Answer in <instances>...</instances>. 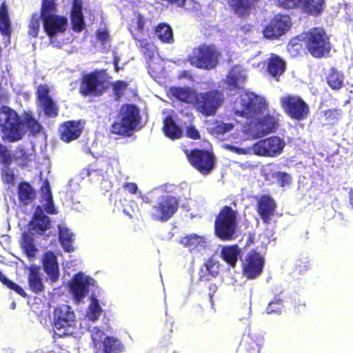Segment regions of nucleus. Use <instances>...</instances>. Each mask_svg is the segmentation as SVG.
Masks as SVG:
<instances>
[{"instance_id": "62", "label": "nucleus", "mask_w": 353, "mask_h": 353, "mask_svg": "<svg viewBox=\"0 0 353 353\" xmlns=\"http://www.w3.org/2000/svg\"><path fill=\"white\" fill-rule=\"evenodd\" d=\"M119 61V58L114 57V68H115L116 71L119 70V68H118Z\"/></svg>"}, {"instance_id": "6", "label": "nucleus", "mask_w": 353, "mask_h": 353, "mask_svg": "<svg viewBox=\"0 0 353 353\" xmlns=\"http://www.w3.org/2000/svg\"><path fill=\"white\" fill-rule=\"evenodd\" d=\"M77 321L72 308L63 305L56 308L53 314L54 332L59 336L72 335L77 329Z\"/></svg>"}, {"instance_id": "17", "label": "nucleus", "mask_w": 353, "mask_h": 353, "mask_svg": "<svg viewBox=\"0 0 353 353\" xmlns=\"http://www.w3.org/2000/svg\"><path fill=\"white\" fill-rule=\"evenodd\" d=\"M42 19L44 30L50 38L63 33L68 26L67 18L57 14H46Z\"/></svg>"}, {"instance_id": "12", "label": "nucleus", "mask_w": 353, "mask_h": 353, "mask_svg": "<svg viewBox=\"0 0 353 353\" xmlns=\"http://www.w3.org/2000/svg\"><path fill=\"white\" fill-rule=\"evenodd\" d=\"M178 209V200L174 196H162L152 210L155 220L165 221L170 219Z\"/></svg>"}, {"instance_id": "56", "label": "nucleus", "mask_w": 353, "mask_h": 353, "mask_svg": "<svg viewBox=\"0 0 353 353\" xmlns=\"http://www.w3.org/2000/svg\"><path fill=\"white\" fill-rule=\"evenodd\" d=\"M163 70V67L161 64H154L153 63H149V73L153 77L157 76Z\"/></svg>"}, {"instance_id": "9", "label": "nucleus", "mask_w": 353, "mask_h": 353, "mask_svg": "<svg viewBox=\"0 0 353 353\" xmlns=\"http://www.w3.org/2000/svg\"><path fill=\"white\" fill-rule=\"evenodd\" d=\"M223 94L218 90L197 93L194 103L198 112L208 117L214 115L223 101Z\"/></svg>"}, {"instance_id": "18", "label": "nucleus", "mask_w": 353, "mask_h": 353, "mask_svg": "<svg viewBox=\"0 0 353 353\" xmlns=\"http://www.w3.org/2000/svg\"><path fill=\"white\" fill-rule=\"evenodd\" d=\"M264 259L259 253L252 252L248 254L243 264L244 275L250 279H256L263 270Z\"/></svg>"}, {"instance_id": "32", "label": "nucleus", "mask_w": 353, "mask_h": 353, "mask_svg": "<svg viewBox=\"0 0 353 353\" xmlns=\"http://www.w3.org/2000/svg\"><path fill=\"white\" fill-rule=\"evenodd\" d=\"M28 282L30 289L34 292H39L43 288L41 273L37 267H31L28 276Z\"/></svg>"}, {"instance_id": "2", "label": "nucleus", "mask_w": 353, "mask_h": 353, "mask_svg": "<svg viewBox=\"0 0 353 353\" xmlns=\"http://www.w3.org/2000/svg\"><path fill=\"white\" fill-rule=\"evenodd\" d=\"M0 125L3 130L2 138L8 142L21 140L27 130L37 133L41 129L39 123L30 114H26L21 119L14 110L6 106L0 110Z\"/></svg>"}, {"instance_id": "50", "label": "nucleus", "mask_w": 353, "mask_h": 353, "mask_svg": "<svg viewBox=\"0 0 353 353\" xmlns=\"http://www.w3.org/2000/svg\"><path fill=\"white\" fill-rule=\"evenodd\" d=\"M203 268L212 276H216L219 273V264L212 259H208L204 264Z\"/></svg>"}, {"instance_id": "35", "label": "nucleus", "mask_w": 353, "mask_h": 353, "mask_svg": "<svg viewBox=\"0 0 353 353\" xmlns=\"http://www.w3.org/2000/svg\"><path fill=\"white\" fill-rule=\"evenodd\" d=\"M19 199L21 203L26 205L31 203L35 198V192L28 183H22L18 187Z\"/></svg>"}, {"instance_id": "7", "label": "nucleus", "mask_w": 353, "mask_h": 353, "mask_svg": "<svg viewBox=\"0 0 353 353\" xmlns=\"http://www.w3.org/2000/svg\"><path fill=\"white\" fill-rule=\"evenodd\" d=\"M139 119V110L134 105H123L117 121L112 125V133L119 135H130L138 125Z\"/></svg>"}, {"instance_id": "21", "label": "nucleus", "mask_w": 353, "mask_h": 353, "mask_svg": "<svg viewBox=\"0 0 353 353\" xmlns=\"http://www.w3.org/2000/svg\"><path fill=\"white\" fill-rule=\"evenodd\" d=\"M103 88L101 81L95 74L85 75L81 85V91L84 94L99 95Z\"/></svg>"}, {"instance_id": "51", "label": "nucleus", "mask_w": 353, "mask_h": 353, "mask_svg": "<svg viewBox=\"0 0 353 353\" xmlns=\"http://www.w3.org/2000/svg\"><path fill=\"white\" fill-rule=\"evenodd\" d=\"M12 160L11 154L6 146L0 143V162L6 165Z\"/></svg>"}, {"instance_id": "23", "label": "nucleus", "mask_w": 353, "mask_h": 353, "mask_svg": "<svg viewBox=\"0 0 353 353\" xmlns=\"http://www.w3.org/2000/svg\"><path fill=\"white\" fill-rule=\"evenodd\" d=\"M181 243L188 248L191 252L196 253L205 250L207 241L203 236L190 234L183 237L181 239Z\"/></svg>"}, {"instance_id": "64", "label": "nucleus", "mask_w": 353, "mask_h": 353, "mask_svg": "<svg viewBox=\"0 0 353 353\" xmlns=\"http://www.w3.org/2000/svg\"><path fill=\"white\" fill-rule=\"evenodd\" d=\"M12 308L14 309V307H15V304H14V303H12Z\"/></svg>"}, {"instance_id": "58", "label": "nucleus", "mask_w": 353, "mask_h": 353, "mask_svg": "<svg viewBox=\"0 0 353 353\" xmlns=\"http://www.w3.org/2000/svg\"><path fill=\"white\" fill-rule=\"evenodd\" d=\"M263 344V340L260 339L257 342L253 343V344L250 346L251 349L248 350L250 353H259L260 347Z\"/></svg>"}, {"instance_id": "29", "label": "nucleus", "mask_w": 353, "mask_h": 353, "mask_svg": "<svg viewBox=\"0 0 353 353\" xmlns=\"http://www.w3.org/2000/svg\"><path fill=\"white\" fill-rule=\"evenodd\" d=\"M285 70V63L279 57L272 54L268 61V72L273 77L281 76Z\"/></svg>"}, {"instance_id": "61", "label": "nucleus", "mask_w": 353, "mask_h": 353, "mask_svg": "<svg viewBox=\"0 0 353 353\" xmlns=\"http://www.w3.org/2000/svg\"><path fill=\"white\" fill-rule=\"evenodd\" d=\"M143 19L141 17L139 16L137 19V28L140 30H142V28H143Z\"/></svg>"}, {"instance_id": "34", "label": "nucleus", "mask_w": 353, "mask_h": 353, "mask_svg": "<svg viewBox=\"0 0 353 353\" xmlns=\"http://www.w3.org/2000/svg\"><path fill=\"white\" fill-rule=\"evenodd\" d=\"M0 31L6 37V39L9 41L11 32L10 23L8 9L4 3L0 7Z\"/></svg>"}, {"instance_id": "54", "label": "nucleus", "mask_w": 353, "mask_h": 353, "mask_svg": "<svg viewBox=\"0 0 353 353\" xmlns=\"http://www.w3.org/2000/svg\"><path fill=\"white\" fill-rule=\"evenodd\" d=\"M185 134L188 138L192 139H199L201 137L199 130L192 125L186 127Z\"/></svg>"}, {"instance_id": "37", "label": "nucleus", "mask_w": 353, "mask_h": 353, "mask_svg": "<svg viewBox=\"0 0 353 353\" xmlns=\"http://www.w3.org/2000/svg\"><path fill=\"white\" fill-rule=\"evenodd\" d=\"M239 254L240 250L237 245L225 246L221 250L223 259L232 267L236 265Z\"/></svg>"}, {"instance_id": "25", "label": "nucleus", "mask_w": 353, "mask_h": 353, "mask_svg": "<svg viewBox=\"0 0 353 353\" xmlns=\"http://www.w3.org/2000/svg\"><path fill=\"white\" fill-rule=\"evenodd\" d=\"M297 8L303 12L313 15H319L325 8L324 0H301Z\"/></svg>"}, {"instance_id": "14", "label": "nucleus", "mask_w": 353, "mask_h": 353, "mask_svg": "<svg viewBox=\"0 0 353 353\" xmlns=\"http://www.w3.org/2000/svg\"><path fill=\"white\" fill-rule=\"evenodd\" d=\"M292 25L291 19L287 14H277L265 27L263 35L265 38L274 39L286 33Z\"/></svg>"}, {"instance_id": "27", "label": "nucleus", "mask_w": 353, "mask_h": 353, "mask_svg": "<svg viewBox=\"0 0 353 353\" xmlns=\"http://www.w3.org/2000/svg\"><path fill=\"white\" fill-rule=\"evenodd\" d=\"M71 18L73 30L77 32L82 31L84 28L85 23L82 13L81 3L79 0H74L73 1Z\"/></svg>"}, {"instance_id": "49", "label": "nucleus", "mask_w": 353, "mask_h": 353, "mask_svg": "<svg viewBox=\"0 0 353 353\" xmlns=\"http://www.w3.org/2000/svg\"><path fill=\"white\" fill-rule=\"evenodd\" d=\"M54 8V0H43L42 3L41 13L42 19L45 18V15H53L51 12Z\"/></svg>"}, {"instance_id": "24", "label": "nucleus", "mask_w": 353, "mask_h": 353, "mask_svg": "<svg viewBox=\"0 0 353 353\" xmlns=\"http://www.w3.org/2000/svg\"><path fill=\"white\" fill-rule=\"evenodd\" d=\"M43 265L46 273L52 282L59 279V265L55 255L52 252H46L43 257Z\"/></svg>"}, {"instance_id": "38", "label": "nucleus", "mask_w": 353, "mask_h": 353, "mask_svg": "<svg viewBox=\"0 0 353 353\" xmlns=\"http://www.w3.org/2000/svg\"><path fill=\"white\" fill-rule=\"evenodd\" d=\"M344 75L335 68L330 70L327 76L328 85L334 90H339L343 85Z\"/></svg>"}, {"instance_id": "39", "label": "nucleus", "mask_w": 353, "mask_h": 353, "mask_svg": "<svg viewBox=\"0 0 353 353\" xmlns=\"http://www.w3.org/2000/svg\"><path fill=\"white\" fill-rule=\"evenodd\" d=\"M155 35L163 43H170L174 41L172 30L171 27L166 23H161L157 26Z\"/></svg>"}, {"instance_id": "31", "label": "nucleus", "mask_w": 353, "mask_h": 353, "mask_svg": "<svg viewBox=\"0 0 353 353\" xmlns=\"http://www.w3.org/2000/svg\"><path fill=\"white\" fill-rule=\"evenodd\" d=\"M59 237L61 246L65 252H71L74 250L72 245L74 234L65 225H59Z\"/></svg>"}, {"instance_id": "33", "label": "nucleus", "mask_w": 353, "mask_h": 353, "mask_svg": "<svg viewBox=\"0 0 353 353\" xmlns=\"http://www.w3.org/2000/svg\"><path fill=\"white\" fill-rule=\"evenodd\" d=\"M163 131L165 136L171 139H179L182 135V130L170 117H167L164 119Z\"/></svg>"}, {"instance_id": "46", "label": "nucleus", "mask_w": 353, "mask_h": 353, "mask_svg": "<svg viewBox=\"0 0 353 353\" xmlns=\"http://www.w3.org/2000/svg\"><path fill=\"white\" fill-rule=\"evenodd\" d=\"M0 281H1L3 284H5L8 288L14 290L19 294L22 296H26L25 291L23 288L19 286L17 284L10 281L8 280L1 272H0Z\"/></svg>"}, {"instance_id": "41", "label": "nucleus", "mask_w": 353, "mask_h": 353, "mask_svg": "<svg viewBox=\"0 0 353 353\" xmlns=\"http://www.w3.org/2000/svg\"><path fill=\"white\" fill-rule=\"evenodd\" d=\"M257 0H230V5L239 15H244Z\"/></svg>"}, {"instance_id": "42", "label": "nucleus", "mask_w": 353, "mask_h": 353, "mask_svg": "<svg viewBox=\"0 0 353 353\" xmlns=\"http://www.w3.org/2000/svg\"><path fill=\"white\" fill-rule=\"evenodd\" d=\"M91 339L92 341L93 347L95 350H99L102 347L103 341L105 338L109 337L104 332L98 327H94L90 330Z\"/></svg>"}, {"instance_id": "63", "label": "nucleus", "mask_w": 353, "mask_h": 353, "mask_svg": "<svg viewBox=\"0 0 353 353\" xmlns=\"http://www.w3.org/2000/svg\"><path fill=\"white\" fill-rule=\"evenodd\" d=\"M350 203L353 206V190H351L350 192Z\"/></svg>"}, {"instance_id": "4", "label": "nucleus", "mask_w": 353, "mask_h": 353, "mask_svg": "<svg viewBox=\"0 0 353 353\" xmlns=\"http://www.w3.org/2000/svg\"><path fill=\"white\" fill-rule=\"evenodd\" d=\"M301 40H305L308 51L314 57H323L330 49L328 37L322 28H314L292 39L288 45V51L292 52L294 50L299 52L301 49V45L299 43Z\"/></svg>"}, {"instance_id": "44", "label": "nucleus", "mask_w": 353, "mask_h": 353, "mask_svg": "<svg viewBox=\"0 0 353 353\" xmlns=\"http://www.w3.org/2000/svg\"><path fill=\"white\" fill-rule=\"evenodd\" d=\"M342 112L340 110L332 109L323 111L322 118L326 124L333 125L336 123L341 118Z\"/></svg>"}, {"instance_id": "20", "label": "nucleus", "mask_w": 353, "mask_h": 353, "mask_svg": "<svg viewBox=\"0 0 353 353\" xmlns=\"http://www.w3.org/2000/svg\"><path fill=\"white\" fill-rule=\"evenodd\" d=\"M276 208L274 200L268 195H263L257 200V212L265 223H269Z\"/></svg>"}, {"instance_id": "43", "label": "nucleus", "mask_w": 353, "mask_h": 353, "mask_svg": "<svg viewBox=\"0 0 353 353\" xmlns=\"http://www.w3.org/2000/svg\"><path fill=\"white\" fill-rule=\"evenodd\" d=\"M234 124L232 123L217 121L212 127L210 128V131L212 134L219 137L230 132L234 128Z\"/></svg>"}, {"instance_id": "60", "label": "nucleus", "mask_w": 353, "mask_h": 353, "mask_svg": "<svg viewBox=\"0 0 353 353\" xmlns=\"http://www.w3.org/2000/svg\"><path fill=\"white\" fill-rule=\"evenodd\" d=\"M127 87V83L124 81H118L114 84L116 92L123 90Z\"/></svg>"}, {"instance_id": "28", "label": "nucleus", "mask_w": 353, "mask_h": 353, "mask_svg": "<svg viewBox=\"0 0 353 353\" xmlns=\"http://www.w3.org/2000/svg\"><path fill=\"white\" fill-rule=\"evenodd\" d=\"M88 301L85 320L94 323L99 320L103 312V309L99 305V300L95 296H90Z\"/></svg>"}, {"instance_id": "53", "label": "nucleus", "mask_w": 353, "mask_h": 353, "mask_svg": "<svg viewBox=\"0 0 353 353\" xmlns=\"http://www.w3.org/2000/svg\"><path fill=\"white\" fill-rule=\"evenodd\" d=\"M137 40V46L141 48L144 53L150 51L154 48L153 44L150 43L147 39H138L137 37H134Z\"/></svg>"}, {"instance_id": "52", "label": "nucleus", "mask_w": 353, "mask_h": 353, "mask_svg": "<svg viewBox=\"0 0 353 353\" xmlns=\"http://www.w3.org/2000/svg\"><path fill=\"white\" fill-rule=\"evenodd\" d=\"M282 307L281 302L279 299H275L269 303L266 310L268 314L281 312Z\"/></svg>"}, {"instance_id": "57", "label": "nucleus", "mask_w": 353, "mask_h": 353, "mask_svg": "<svg viewBox=\"0 0 353 353\" xmlns=\"http://www.w3.org/2000/svg\"><path fill=\"white\" fill-rule=\"evenodd\" d=\"M97 36L98 39L103 43L109 40V33L105 28H101L97 31Z\"/></svg>"}, {"instance_id": "8", "label": "nucleus", "mask_w": 353, "mask_h": 353, "mask_svg": "<svg viewBox=\"0 0 353 353\" xmlns=\"http://www.w3.org/2000/svg\"><path fill=\"white\" fill-rule=\"evenodd\" d=\"M237 212L230 207H224L219 212L215 221V233L222 239H230L234 234Z\"/></svg>"}, {"instance_id": "10", "label": "nucleus", "mask_w": 353, "mask_h": 353, "mask_svg": "<svg viewBox=\"0 0 353 353\" xmlns=\"http://www.w3.org/2000/svg\"><path fill=\"white\" fill-rule=\"evenodd\" d=\"M219 53L214 46H201L189 56L190 63L199 68L210 70L218 63Z\"/></svg>"}, {"instance_id": "55", "label": "nucleus", "mask_w": 353, "mask_h": 353, "mask_svg": "<svg viewBox=\"0 0 353 353\" xmlns=\"http://www.w3.org/2000/svg\"><path fill=\"white\" fill-rule=\"evenodd\" d=\"M301 0H278L279 3L285 8H297Z\"/></svg>"}, {"instance_id": "5", "label": "nucleus", "mask_w": 353, "mask_h": 353, "mask_svg": "<svg viewBox=\"0 0 353 353\" xmlns=\"http://www.w3.org/2000/svg\"><path fill=\"white\" fill-rule=\"evenodd\" d=\"M50 220L40 207L36 208L32 220L29 225L30 234L24 233L21 245L28 257L33 258L37 252L32 235L41 234L50 228Z\"/></svg>"}, {"instance_id": "26", "label": "nucleus", "mask_w": 353, "mask_h": 353, "mask_svg": "<svg viewBox=\"0 0 353 353\" xmlns=\"http://www.w3.org/2000/svg\"><path fill=\"white\" fill-rule=\"evenodd\" d=\"M170 93L179 101L187 103H195L197 93L190 88H172Z\"/></svg>"}, {"instance_id": "30", "label": "nucleus", "mask_w": 353, "mask_h": 353, "mask_svg": "<svg viewBox=\"0 0 353 353\" xmlns=\"http://www.w3.org/2000/svg\"><path fill=\"white\" fill-rule=\"evenodd\" d=\"M41 205H39L43 210V208L49 214L55 213V210L53 205L52 196L50 191L49 183L45 181L43 185L41 187ZM38 206L37 207V208ZM43 212V210H42Z\"/></svg>"}, {"instance_id": "16", "label": "nucleus", "mask_w": 353, "mask_h": 353, "mask_svg": "<svg viewBox=\"0 0 353 353\" xmlns=\"http://www.w3.org/2000/svg\"><path fill=\"white\" fill-rule=\"evenodd\" d=\"M246 78V70L241 66L236 65L229 72L227 79L224 83V88L228 90L230 94L242 90Z\"/></svg>"}, {"instance_id": "48", "label": "nucleus", "mask_w": 353, "mask_h": 353, "mask_svg": "<svg viewBox=\"0 0 353 353\" xmlns=\"http://www.w3.org/2000/svg\"><path fill=\"white\" fill-rule=\"evenodd\" d=\"M3 165V167L2 168V179L3 181L7 183H12L14 181L15 177L13 170L8 167L9 164Z\"/></svg>"}, {"instance_id": "13", "label": "nucleus", "mask_w": 353, "mask_h": 353, "mask_svg": "<svg viewBox=\"0 0 353 353\" xmlns=\"http://www.w3.org/2000/svg\"><path fill=\"white\" fill-rule=\"evenodd\" d=\"M94 280L83 273L76 274L70 283V292L74 301L81 302L88 294L90 287L94 285Z\"/></svg>"}, {"instance_id": "36", "label": "nucleus", "mask_w": 353, "mask_h": 353, "mask_svg": "<svg viewBox=\"0 0 353 353\" xmlns=\"http://www.w3.org/2000/svg\"><path fill=\"white\" fill-rule=\"evenodd\" d=\"M102 353H121L123 345L120 341L114 336H109L103 341Z\"/></svg>"}, {"instance_id": "3", "label": "nucleus", "mask_w": 353, "mask_h": 353, "mask_svg": "<svg viewBox=\"0 0 353 353\" xmlns=\"http://www.w3.org/2000/svg\"><path fill=\"white\" fill-rule=\"evenodd\" d=\"M285 145V142L283 139L273 136L262 139L248 147L236 146L227 143H223L222 147L238 155L255 154L265 157H276L283 152Z\"/></svg>"}, {"instance_id": "15", "label": "nucleus", "mask_w": 353, "mask_h": 353, "mask_svg": "<svg viewBox=\"0 0 353 353\" xmlns=\"http://www.w3.org/2000/svg\"><path fill=\"white\" fill-rule=\"evenodd\" d=\"M185 154L191 164L203 174H208L213 167V157L208 152L202 150H193Z\"/></svg>"}, {"instance_id": "22", "label": "nucleus", "mask_w": 353, "mask_h": 353, "mask_svg": "<svg viewBox=\"0 0 353 353\" xmlns=\"http://www.w3.org/2000/svg\"><path fill=\"white\" fill-rule=\"evenodd\" d=\"M81 130L82 125L79 121H68L59 128L61 138L65 142H70L80 136Z\"/></svg>"}, {"instance_id": "59", "label": "nucleus", "mask_w": 353, "mask_h": 353, "mask_svg": "<svg viewBox=\"0 0 353 353\" xmlns=\"http://www.w3.org/2000/svg\"><path fill=\"white\" fill-rule=\"evenodd\" d=\"M123 187L125 190H127L128 192H129L132 194H135L138 190V187H137V184H135L134 183H125Z\"/></svg>"}, {"instance_id": "45", "label": "nucleus", "mask_w": 353, "mask_h": 353, "mask_svg": "<svg viewBox=\"0 0 353 353\" xmlns=\"http://www.w3.org/2000/svg\"><path fill=\"white\" fill-rule=\"evenodd\" d=\"M42 16L39 13H34L29 24L28 33L30 36L36 37L40 30L41 19Z\"/></svg>"}, {"instance_id": "19", "label": "nucleus", "mask_w": 353, "mask_h": 353, "mask_svg": "<svg viewBox=\"0 0 353 353\" xmlns=\"http://www.w3.org/2000/svg\"><path fill=\"white\" fill-rule=\"evenodd\" d=\"M49 92L47 85H40L37 89L38 99L45 114L49 117H55L57 114V108L49 96Z\"/></svg>"}, {"instance_id": "40", "label": "nucleus", "mask_w": 353, "mask_h": 353, "mask_svg": "<svg viewBox=\"0 0 353 353\" xmlns=\"http://www.w3.org/2000/svg\"><path fill=\"white\" fill-rule=\"evenodd\" d=\"M81 176L82 178L90 177V180L94 182H100L101 181H105L107 172L89 166L82 170Z\"/></svg>"}, {"instance_id": "1", "label": "nucleus", "mask_w": 353, "mask_h": 353, "mask_svg": "<svg viewBox=\"0 0 353 353\" xmlns=\"http://www.w3.org/2000/svg\"><path fill=\"white\" fill-rule=\"evenodd\" d=\"M267 109L268 104L263 97L246 92L236 99L233 106L235 114L250 120L245 123L243 131L253 139L274 132L278 128L279 114L273 112L263 116Z\"/></svg>"}, {"instance_id": "11", "label": "nucleus", "mask_w": 353, "mask_h": 353, "mask_svg": "<svg viewBox=\"0 0 353 353\" xmlns=\"http://www.w3.org/2000/svg\"><path fill=\"white\" fill-rule=\"evenodd\" d=\"M281 105L290 117L296 120L305 119L309 112V106L299 96H285L281 99Z\"/></svg>"}, {"instance_id": "47", "label": "nucleus", "mask_w": 353, "mask_h": 353, "mask_svg": "<svg viewBox=\"0 0 353 353\" xmlns=\"http://www.w3.org/2000/svg\"><path fill=\"white\" fill-rule=\"evenodd\" d=\"M274 177L281 187L289 185L292 181V177L286 172H278L274 174Z\"/></svg>"}]
</instances>
